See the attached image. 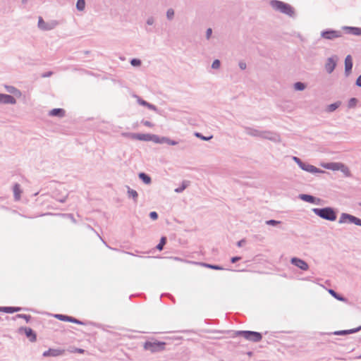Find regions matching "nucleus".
Segmentation results:
<instances>
[{
    "label": "nucleus",
    "instance_id": "1",
    "mask_svg": "<svg viewBox=\"0 0 361 361\" xmlns=\"http://www.w3.org/2000/svg\"><path fill=\"white\" fill-rule=\"evenodd\" d=\"M322 167L332 171H341L345 176H350L349 169L342 163L331 162L322 164Z\"/></svg>",
    "mask_w": 361,
    "mask_h": 361
},
{
    "label": "nucleus",
    "instance_id": "2",
    "mask_svg": "<svg viewBox=\"0 0 361 361\" xmlns=\"http://www.w3.org/2000/svg\"><path fill=\"white\" fill-rule=\"evenodd\" d=\"M314 212L322 219L334 221L336 219V215L334 211L329 207L324 209H314Z\"/></svg>",
    "mask_w": 361,
    "mask_h": 361
},
{
    "label": "nucleus",
    "instance_id": "3",
    "mask_svg": "<svg viewBox=\"0 0 361 361\" xmlns=\"http://www.w3.org/2000/svg\"><path fill=\"white\" fill-rule=\"evenodd\" d=\"M166 343L158 341H147L144 344V348L146 350H149L152 353L161 351L164 350Z\"/></svg>",
    "mask_w": 361,
    "mask_h": 361
},
{
    "label": "nucleus",
    "instance_id": "4",
    "mask_svg": "<svg viewBox=\"0 0 361 361\" xmlns=\"http://www.w3.org/2000/svg\"><path fill=\"white\" fill-rule=\"evenodd\" d=\"M237 334L243 336V338L248 341L253 342H259L262 338L261 334L256 331H238Z\"/></svg>",
    "mask_w": 361,
    "mask_h": 361
},
{
    "label": "nucleus",
    "instance_id": "5",
    "mask_svg": "<svg viewBox=\"0 0 361 361\" xmlns=\"http://www.w3.org/2000/svg\"><path fill=\"white\" fill-rule=\"evenodd\" d=\"M271 6L274 8L288 15H292L293 13L292 8L283 2L279 1H271Z\"/></svg>",
    "mask_w": 361,
    "mask_h": 361
},
{
    "label": "nucleus",
    "instance_id": "6",
    "mask_svg": "<svg viewBox=\"0 0 361 361\" xmlns=\"http://www.w3.org/2000/svg\"><path fill=\"white\" fill-rule=\"evenodd\" d=\"M321 35L323 38L326 39H334L341 37V32L336 30L324 31L322 32Z\"/></svg>",
    "mask_w": 361,
    "mask_h": 361
},
{
    "label": "nucleus",
    "instance_id": "7",
    "mask_svg": "<svg viewBox=\"0 0 361 361\" xmlns=\"http://www.w3.org/2000/svg\"><path fill=\"white\" fill-rule=\"evenodd\" d=\"M291 263L304 271L307 270L309 268L308 264L304 260L296 257H293L291 259Z\"/></svg>",
    "mask_w": 361,
    "mask_h": 361
},
{
    "label": "nucleus",
    "instance_id": "8",
    "mask_svg": "<svg viewBox=\"0 0 361 361\" xmlns=\"http://www.w3.org/2000/svg\"><path fill=\"white\" fill-rule=\"evenodd\" d=\"M64 353V350L61 349H49L43 353L44 357H57L62 355Z\"/></svg>",
    "mask_w": 361,
    "mask_h": 361
},
{
    "label": "nucleus",
    "instance_id": "9",
    "mask_svg": "<svg viewBox=\"0 0 361 361\" xmlns=\"http://www.w3.org/2000/svg\"><path fill=\"white\" fill-rule=\"evenodd\" d=\"M54 317L56 318H57L58 319L61 320V321L69 322H72V323H75V324H82V322H81L80 321L78 320L77 319H75L74 317H72L67 316V315H64V314H55Z\"/></svg>",
    "mask_w": 361,
    "mask_h": 361
},
{
    "label": "nucleus",
    "instance_id": "10",
    "mask_svg": "<svg viewBox=\"0 0 361 361\" xmlns=\"http://www.w3.org/2000/svg\"><path fill=\"white\" fill-rule=\"evenodd\" d=\"M336 66V57L329 58L325 64V69L331 73Z\"/></svg>",
    "mask_w": 361,
    "mask_h": 361
},
{
    "label": "nucleus",
    "instance_id": "11",
    "mask_svg": "<svg viewBox=\"0 0 361 361\" xmlns=\"http://www.w3.org/2000/svg\"><path fill=\"white\" fill-rule=\"evenodd\" d=\"M16 102V99L13 97L9 94H0V103L14 104Z\"/></svg>",
    "mask_w": 361,
    "mask_h": 361
},
{
    "label": "nucleus",
    "instance_id": "12",
    "mask_svg": "<svg viewBox=\"0 0 361 361\" xmlns=\"http://www.w3.org/2000/svg\"><path fill=\"white\" fill-rule=\"evenodd\" d=\"M353 68V60L350 55H348L345 59V71L347 75H348Z\"/></svg>",
    "mask_w": 361,
    "mask_h": 361
},
{
    "label": "nucleus",
    "instance_id": "13",
    "mask_svg": "<svg viewBox=\"0 0 361 361\" xmlns=\"http://www.w3.org/2000/svg\"><path fill=\"white\" fill-rule=\"evenodd\" d=\"M23 331H24L25 334L30 341L35 342L36 341V334L32 331V329L29 327H25L23 329Z\"/></svg>",
    "mask_w": 361,
    "mask_h": 361
},
{
    "label": "nucleus",
    "instance_id": "14",
    "mask_svg": "<svg viewBox=\"0 0 361 361\" xmlns=\"http://www.w3.org/2000/svg\"><path fill=\"white\" fill-rule=\"evenodd\" d=\"M132 137L138 140L151 141V135L149 134H134Z\"/></svg>",
    "mask_w": 361,
    "mask_h": 361
},
{
    "label": "nucleus",
    "instance_id": "15",
    "mask_svg": "<svg viewBox=\"0 0 361 361\" xmlns=\"http://www.w3.org/2000/svg\"><path fill=\"white\" fill-rule=\"evenodd\" d=\"M22 190L19 184L16 183L13 186V194L16 200H20Z\"/></svg>",
    "mask_w": 361,
    "mask_h": 361
},
{
    "label": "nucleus",
    "instance_id": "16",
    "mask_svg": "<svg viewBox=\"0 0 361 361\" xmlns=\"http://www.w3.org/2000/svg\"><path fill=\"white\" fill-rule=\"evenodd\" d=\"M353 216H354L343 213L341 214V216L340 217L339 223H341V224L346 223V222L351 223V221L353 219Z\"/></svg>",
    "mask_w": 361,
    "mask_h": 361
},
{
    "label": "nucleus",
    "instance_id": "17",
    "mask_svg": "<svg viewBox=\"0 0 361 361\" xmlns=\"http://www.w3.org/2000/svg\"><path fill=\"white\" fill-rule=\"evenodd\" d=\"M65 114V111L62 109H54L49 112V115L52 116L63 117Z\"/></svg>",
    "mask_w": 361,
    "mask_h": 361
},
{
    "label": "nucleus",
    "instance_id": "18",
    "mask_svg": "<svg viewBox=\"0 0 361 361\" xmlns=\"http://www.w3.org/2000/svg\"><path fill=\"white\" fill-rule=\"evenodd\" d=\"M302 169L312 173H317L319 171L318 169L312 165L304 164L303 166H302Z\"/></svg>",
    "mask_w": 361,
    "mask_h": 361
},
{
    "label": "nucleus",
    "instance_id": "19",
    "mask_svg": "<svg viewBox=\"0 0 361 361\" xmlns=\"http://www.w3.org/2000/svg\"><path fill=\"white\" fill-rule=\"evenodd\" d=\"M1 310L6 313H13L20 310V307H2Z\"/></svg>",
    "mask_w": 361,
    "mask_h": 361
},
{
    "label": "nucleus",
    "instance_id": "20",
    "mask_svg": "<svg viewBox=\"0 0 361 361\" xmlns=\"http://www.w3.org/2000/svg\"><path fill=\"white\" fill-rule=\"evenodd\" d=\"M346 29L348 30L353 35H361V28L360 27H348Z\"/></svg>",
    "mask_w": 361,
    "mask_h": 361
},
{
    "label": "nucleus",
    "instance_id": "21",
    "mask_svg": "<svg viewBox=\"0 0 361 361\" xmlns=\"http://www.w3.org/2000/svg\"><path fill=\"white\" fill-rule=\"evenodd\" d=\"M6 90H8V92L15 94L17 97H20L21 96V92L18 89H16L14 87H11V86L6 87Z\"/></svg>",
    "mask_w": 361,
    "mask_h": 361
},
{
    "label": "nucleus",
    "instance_id": "22",
    "mask_svg": "<svg viewBox=\"0 0 361 361\" xmlns=\"http://www.w3.org/2000/svg\"><path fill=\"white\" fill-rule=\"evenodd\" d=\"M139 177L140 179L142 180V181L146 183V184H149L151 183V178L149 176H148L147 175H146L145 173H140L139 174Z\"/></svg>",
    "mask_w": 361,
    "mask_h": 361
},
{
    "label": "nucleus",
    "instance_id": "23",
    "mask_svg": "<svg viewBox=\"0 0 361 361\" xmlns=\"http://www.w3.org/2000/svg\"><path fill=\"white\" fill-rule=\"evenodd\" d=\"M340 104H341V102H336V103L330 104L327 107L328 111H329V112L334 111L340 106Z\"/></svg>",
    "mask_w": 361,
    "mask_h": 361
},
{
    "label": "nucleus",
    "instance_id": "24",
    "mask_svg": "<svg viewBox=\"0 0 361 361\" xmlns=\"http://www.w3.org/2000/svg\"><path fill=\"white\" fill-rule=\"evenodd\" d=\"M85 0H78L76 6L79 11H82L85 8Z\"/></svg>",
    "mask_w": 361,
    "mask_h": 361
},
{
    "label": "nucleus",
    "instance_id": "25",
    "mask_svg": "<svg viewBox=\"0 0 361 361\" xmlns=\"http://www.w3.org/2000/svg\"><path fill=\"white\" fill-rule=\"evenodd\" d=\"M151 140L156 142V143H163L164 142V137H159L157 135H151Z\"/></svg>",
    "mask_w": 361,
    "mask_h": 361
},
{
    "label": "nucleus",
    "instance_id": "26",
    "mask_svg": "<svg viewBox=\"0 0 361 361\" xmlns=\"http://www.w3.org/2000/svg\"><path fill=\"white\" fill-rule=\"evenodd\" d=\"M166 238L165 237H162L159 243L157 245V248L159 250H161L163 249L164 245L166 244Z\"/></svg>",
    "mask_w": 361,
    "mask_h": 361
},
{
    "label": "nucleus",
    "instance_id": "27",
    "mask_svg": "<svg viewBox=\"0 0 361 361\" xmlns=\"http://www.w3.org/2000/svg\"><path fill=\"white\" fill-rule=\"evenodd\" d=\"M295 89L297 90H303L305 87V85L302 82H296L294 85Z\"/></svg>",
    "mask_w": 361,
    "mask_h": 361
},
{
    "label": "nucleus",
    "instance_id": "28",
    "mask_svg": "<svg viewBox=\"0 0 361 361\" xmlns=\"http://www.w3.org/2000/svg\"><path fill=\"white\" fill-rule=\"evenodd\" d=\"M357 100L355 98L350 99L348 102V106L350 108L355 106L357 104Z\"/></svg>",
    "mask_w": 361,
    "mask_h": 361
},
{
    "label": "nucleus",
    "instance_id": "29",
    "mask_svg": "<svg viewBox=\"0 0 361 361\" xmlns=\"http://www.w3.org/2000/svg\"><path fill=\"white\" fill-rule=\"evenodd\" d=\"M302 199L304 200H306L307 202H312L313 200H314V197L312 196H311V195H303L302 196Z\"/></svg>",
    "mask_w": 361,
    "mask_h": 361
},
{
    "label": "nucleus",
    "instance_id": "30",
    "mask_svg": "<svg viewBox=\"0 0 361 361\" xmlns=\"http://www.w3.org/2000/svg\"><path fill=\"white\" fill-rule=\"evenodd\" d=\"M355 331V330L340 331H336L335 334H336V335H343V334H351V333H353Z\"/></svg>",
    "mask_w": 361,
    "mask_h": 361
},
{
    "label": "nucleus",
    "instance_id": "31",
    "mask_svg": "<svg viewBox=\"0 0 361 361\" xmlns=\"http://www.w3.org/2000/svg\"><path fill=\"white\" fill-rule=\"evenodd\" d=\"M164 142H166L171 145H176L177 144V142L171 140H170L167 137H164Z\"/></svg>",
    "mask_w": 361,
    "mask_h": 361
},
{
    "label": "nucleus",
    "instance_id": "32",
    "mask_svg": "<svg viewBox=\"0 0 361 361\" xmlns=\"http://www.w3.org/2000/svg\"><path fill=\"white\" fill-rule=\"evenodd\" d=\"M139 103L141 104V105H143V106H147L148 108H150V109H154V106L147 103V102L144 101V100H139Z\"/></svg>",
    "mask_w": 361,
    "mask_h": 361
},
{
    "label": "nucleus",
    "instance_id": "33",
    "mask_svg": "<svg viewBox=\"0 0 361 361\" xmlns=\"http://www.w3.org/2000/svg\"><path fill=\"white\" fill-rule=\"evenodd\" d=\"M212 68H219L220 67V61L219 60L216 59V60H214L212 65Z\"/></svg>",
    "mask_w": 361,
    "mask_h": 361
},
{
    "label": "nucleus",
    "instance_id": "34",
    "mask_svg": "<svg viewBox=\"0 0 361 361\" xmlns=\"http://www.w3.org/2000/svg\"><path fill=\"white\" fill-rule=\"evenodd\" d=\"M202 265L204 267L213 269H216V270L221 269V267H219V266H216V265H211V264H203Z\"/></svg>",
    "mask_w": 361,
    "mask_h": 361
},
{
    "label": "nucleus",
    "instance_id": "35",
    "mask_svg": "<svg viewBox=\"0 0 361 361\" xmlns=\"http://www.w3.org/2000/svg\"><path fill=\"white\" fill-rule=\"evenodd\" d=\"M140 61L139 59H134L130 61V63L134 66H138L140 65Z\"/></svg>",
    "mask_w": 361,
    "mask_h": 361
},
{
    "label": "nucleus",
    "instance_id": "36",
    "mask_svg": "<svg viewBox=\"0 0 361 361\" xmlns=\"http://www.w3.org/2000/svg\"><path fill=\"white\" fill-rule=\"evenodd\" d=\"M128 193L129 195L133 197L134 199L137 198V193L135 190H128Z\"/></svg>",
    "mask_w": 361,
    "mask_h": 361
},
{
    "label": "nucleus",
    "instance_id": "37",
    "mask_svg": "<svg viewBox=\"0 0 361 361\" xmlns=\"http://www.w3.org/2000/svg\"><path fill=\"white\" fill-rule=\"evenodd\" d=\"M351 223L353 224H355L356 225H360L361 226V219L355 217V216H353V219L351 221Z\"/></svg>",
    "mask_w": 361,
    "mask_h": 361
},
{
    "label": "nucleus",
    "instance_id": "38",
    "mask_svg": "<svg viewBox=\"0 0 361 361\" xmlns=\"http://www.w3.org/2000/svg\"><path fill=\"white\" fill-rule=\"evenodd\" d=\"M149 216L152 220H156L158 218V214L156 212H152L149 214Z\"/></svg>",
    "mask_w": 361,
    "mask_h": 361
},
{
    "label": "nucleus",
    "instance_id": "39",
    "mask_svg": "<svg viewBox=\"0 0 361 361\" xmlns=\"http://www.w3.org/2000/svg\"><path fill=\"white\" fill-rule=\"evenodd\" d=\"M174 15V11L173 9H169L167 11V17L169 18H171Z\"/></svg>",
    "mask_w": 361,
    "mask_h": 361
},
{
    "label": "nucleus",
    "instance_id": "40",
    "mask_svg": "<svg viewBox=\"0 0 361 361\" xmlns=\"http://www.w3.org/2000/svg\"><path fill=\"white\" fill-rule=\"evenodd\" d=\"M293 160L295 162H297L301 168H302V166H303L304 164L300 161V159L299 158L294 157Z\"/></svg>",
    "mask_w": 361,
    "mask_h": 361
},
{
    "label": "nucleus",
    "instance_id": "41",
    "mask_svg": "<svg viewBox=\"0 0 361 361\" xmlns=\"http://www.w3.org/2000/svg\"><path fill=\"white\" fill-rule=\"evenodd\" d=\"M279 223V221H276L275 220H269L267 222V224H270V225H276Z\"/></svg>",
    "mask_w": 361,
    "mask_h": 361
},
{
    "label": "nucleus",
    "instance_id": "42",
    "mask_svg": "<svg viewBox=\"0 0 361 361\" xmlns=\"http://www.w3.org/2000/svg\"><path fill=\"white\" fill-rule=\"evenodd\" d=\"M74 353H83L85 350L81 348H75L74 350H73Z\"/></svg>",
    "mask_w": 361,
    "mask_h": 361
},
{
    "label": "nucleus",
    "instance_id": "43",
    "mask_svg": "<svg viewBox=\"0 0 361 361\" xmlns=\"http://www.w3.org/2000/svg\"><path fill=\"white\" fill-rule=\"evenodd\" d=\"M239 66L242 70H244L246 68V64L245 62H240Z\"/></svg>",
    "mask_w": 361,
    "mask_h": 361
},
{
    "label": "nucleus",
    "instance_id": "44",
    "mask_svg": "<svg viewBox=\"0 0 361 361\" xmlns=\"http://www.w3.org/2000/svg\"><path fill=\"white\" fill-rule=\"evenodd\" d=\"M356 85L359 87H361V75L357 78L356 80Z\"/></svg>",
    "mask_w": 361,
    "mask_h": 361
},
{
    "label": "nucleus",
    "instance_id": "45",
    "mask_svg": "<svg viewBox=\"0 0 361 361\" xmlns=\"http://www.w3.org/2000/svg\"><path fill=\"white\" fill-rule=\"evenodd\" d=\"M212 30L211 28H208L207 30V37L209 38L212 35Z\"/></svg>",
    "mask_w": 361,
    "mask_h": 361
},
{
    "label": "nucleus",
    "instance_id": "46",
    "mask_svg": "<svg viewBox=\"0 0 361 361\" xmlns=\"http://www.w3.org/2000/svg\"><path fill=\"white\" fill-rule=\"evenodd\" d=\"M240 257H234L231 259V262L233 263H235L237 261L240 260Z\"/></svg>",
    "mask_w": 361,
    "mask_h": 361
},
{
    "label": "nucleus",
    "instance_id": "47",
    "mask_svg": "<svg viewBox=\"0 0 361 361\" xmlns=\"http://www.w3.org/2000/svg\"><path fill=\"white\" fill-rule=\"evenodd\" d=\"M143 123L145 126H148V127L153 126V124L152 123H150L149 121H145Z\"/></svg>",
    "mask_w": 361,
    "mask_h": 361
},
{
    "label": "nucleus",
    "instance_id": "48",
    "mask_svg": "<svg viewBox=\"0 0 361 361\" xmlns=\"http://www.w3.org/2000/svg\"><path fill=\"white\" fill-rule=\"evenodd\" d=\"M39 26L41 27V28H44L43 26H42V24L44 23L42 19L41 18H39Z\"/></svg>",
    "mask_w": 361,
    "mask_h": 361
},
{
    "label": "nucleus",
    "instance_id": "49",
    "mask_svg": "<svg viewBox=\"0 0 361 361\" xmlns=\"http://www.w3.org/2000/svg\"><path fill=\"white\" fill-rule=\"evenodd\" d=\"M329 293H330L331 295H333V296H334L335 298H337V296H336V292H335L334 290H331V289H330V290H329Z\"/></svg>",
    "mask_w": 361,
    "mask_h": 361
},
{
    "label": "nucleus",
    "instance_id": "50",
    "mask_svg": "<svg viewBox=\"0 0 361 361\" xmlns=\"http://www.w3.org/2000/svg\"><path fill=\"white\" fill-rule=\"evenodd\" d=\"M210 138H212V137H205L204 136H202L201 137V139L204 140H209Z\"/></svg>",
    "mask_w": 361,
    "mask_h": 361
},
{
    "label": "nucleus",
    "instance_id": "51",
    "mask_svg": "<svg viewBox=\"0 0 361 361\" xmlns=\"http://www.w3.org/2000/svg\"><path fill=\"white\" fill-rule=\"evenodd\" d=\"M243 243H244V241H243V240H240V241H239V242L238 243V245L239 247H240V246H242V245H243Z\"/></svg>",
    "mask_w": 361,
    "mask_h": 361
},
{
    "label": "nucleus",
    "instance_id": "52",
    "mask_svg": "<svg viewBox=\"0 0 361 361\" xmlns=\"http://www.w3.org/2000/svg\"><path fill=\"white\" fill-rule=\"evenodd\" d=\"M183 189H184V188H181V189H176V191L179 192H181Z\"/></svg>",
    "mask_w": 361,
    "mask_h": 361
},
{
    "label": "nucleus",
    "instance_id": "53",
    "mask_svg": "<svg viewBox=\"0 0 361 361\" xmlns=\"http://www.w3.org/2000/svg\"><path fill=\"white\" fill-rule=\"evenodd\" d=\"M195 135H196L197 137H200V138H201V137L202 136V135H201L200 133H196V134H195Z\"/></svg>",
    "mask_w": 361,
    "mask_h": 361
}]
</instances>
